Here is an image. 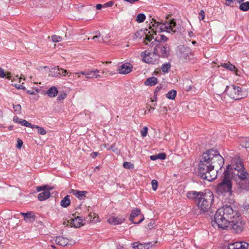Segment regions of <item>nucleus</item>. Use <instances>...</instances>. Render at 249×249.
<instances>
[{"mask_svg": "<svg viewBox=\"0 0 249 249\" xmlns=\"http://www.w3.org/2000/svg\"><path fill=\"white\" fill-rule=\"evenodd\" d=\"M213 227L223 230L229 226L236 233L242 232L244 228V222L238 213L234 206L225 205L219 208L212 221Z\"/></svg>", "mask_w": 249, "mask_h": 249, "instance_id": "obj_1", "label": "nucleus"}, {"mask_svg": "<svg viewBox=\"0 0 249 249\" xmlns=\"http://www.w3.org/2000/svg\"><path fill=\"white\" fill-rule=\"evenodd\" d=\"M224 163V159L218 151L209 149L203 154L200 160L198 166V176L204 179L212 181L216 178L214 168L221 169Z\"/></svg>", "mask_w": 249, "mask_h": 249, "instance_id": "obj_2", "label": "nucleus"}, {"mask_svg": "<svg viewBox=\"0 0 249 249\" xmlns=\"http://www.w3.org/2000/svg\"><path fill=\"white\" fill-rule=\"evenodd\" d=\"M233 163L229 167L231 179L235 182L240 192L249 191V174L244 167L243 162L240 158H234Z\"/></svg>", "mask_w": 249, "mask_h": 249, "instance_id": "obj_3", "label": "nucleus"}, {"mask_svg": "<svg viewBox=\"0 0 249 249\" xmlns=\"http://www.w3.org/2000/svg\"><path fill=\"white\" fill-rule=\"evenodd\" d=\"M230 165L227 166V169L221 176V182L217 184L216 192L218 195L225 196L227 193L230 195H232V183L230 173Z\"/></svg>", "mask_w": 249, "mask_h": 249, "instance_id": "obj_4", "label": "nucleus"}, {"mask_svg": "<svg viewBox=\"0 0 249 249\" xmlns=\"http://www.w3.org/2000/svg\"><path fill=\"white\" fill-rule=\"evenodd\" d=\"M198 199L196 204L200 210V213H205L211 208L214 200V196L211 191H209L201 194Z\"/></svg>", "mask_w": 249, "mask_h": 249, "instance_id": "obj_5", "label": "nucleus"}, {"mask_svg": "<svg viewBox=\"0 0 249 249\" xmlns=\"http://www.w3.org/2000/svg\"><path fill=\"white\" fill-rule=\"evenodd\" d=\"M152 26L150 24V28L153 27L152 29L154 30L156 29L160 32H166L169 33H175L177 32V24L174 19L166 21L164 23L161 24L160 22H157L155 19L152 18Z\"/></svg>", "mask_w": 249, "mask_h": 249, "instance_id": "obj_6", "label": "nucleus"}, {"mask_svg": "<svg viewBox=\"0 0 249 249\" xmlns=\"http://www.w3.org/2000/svg\"><path fill=\"white\" fill-rule=\"evenodd\" d=\"M224 92L231 98L235 100H240L247 96L248 91L246 90H243L239 86L231 85L226 86Z\"/></svg>", "mask_w": 249, "mask_h": 249, "instance_id": "obj_7", "label": "nucleus"}, {"mask_svg": "<svg viewBox=\"0 0 249 249\" xmlns=\"http://www.w3.org/2000/svg\"><path fill=\"white\" fill-rule=\"evenodd\" d=\"M141 56L142 61L146 63L156 64L159 63V58L155 51L153 53H150L145 51L141 53Z\"/></svg>", "mask_w": 249, "mask_h": 249, "instance_id": "obj_8", "label": "nucleus"}, {"mask_svg": "<svg viewBox=\"0 0 249 249\" xmlns=\"http://www.w3.org/2000/svg\"><path fill=\"white\" fill-rule=\"evenodd\" d=\"M154 50L159 57L167 58L170 54V48L167 44H165V45H156Z\"/></svg>", "mask_w": 249, "mask_h": 249, "instance_id": "obj_9", "label": "nucleus"}, {"mask_svg": "<svg viewBox=\"0 0 249 249\" xmlns=\"http://www.w3.org/2000/svg\"><path fill=\"white\" fill-rule=\"evenodd\" d=\"M228 249H249V244L244 242H237L229 244Z\"/></svg>", "mask_w": 249, "mask_h": 249, "instance_id": "obj_10", "label": "nucleus"}, {"mask_svg": "<svg viewBox=\"0 0 249 249\" xmlns=\"http://www.w3.org/2000/svg\"><path fill=\"white\" fill-rule=\"evenodd\" d=\"M141 213V210L140 209L138 208H135V209L133 210L130 213L129 220L131 221L134 224H140L141 223L143 220L144 217H142L140 219L139 221L138 222H136L134 220V218L139 215Z\"/></svg>", "mask_w": 249, "mask_h": 249, "instance_id": "obj_11", "label": "nucleus"}, {"mask_svg": "<svg viewBox=\"0 0 249 249\" xmlns=\"http://www.w3.org/2000/svg\"><path fill=\"white\" fill-rule=\"evenodd\" d=\"M132 66L130 63H125L118 67V72L120 74H126L132 70Z\"/></svg>", "mask_w": 249, "mask_h": 249, "instance_id": "obj_12", "label": "nucleus"}, {"mask_svg": "<svg viewBox=\"0 0 249 249\" xmlns=\"http://www.w3.org/2000/svg\"><path fill=\"white\" fill-rule=\"evenodd\" d=\"M83 220L81 217L77 216L74 219H71L70 220H67V222L70 224V226L74 228H79L83 225L82 223Z\"/></svg>", "mask_w": 249, "mask_h": 249, "instance_id": "obj_13", "label": "nucleus"}, {"mask_svg": "<svg viewBox=\"0 0 249 249\" xmlns=\"http://www.w3.org/2000/svg\"><path fill=\"white\" fill-rule=\"evenodd\" d=\"M104 73L103 71L98 70H94L92 71H88V74L87 76H86V78L87 79H90V78H98L101 77V75L100 73L103 74Z\"/></svg>", "mask_w": 249, "mask_h": 249, "instance_id": "obj_14", "label": "nucleus"}, {"mask_svg": "<svg viewBox=\"0 0 249 249\" xmlns=\"http://www.w3.org/2000/svg\"><path fill=\"white\" fill-rule=\"evenodd\" d=\"M125 220V218L123 217V216H121V217H114V216H112L111 217H109L108 220H107V221L111 224H113V225H117V224H121L122 223H123Z\"/></svg>", "mask_w": 249, "mask_h": 249, "instance_id": "obj_15", "label": "nucleus"}, {"mask_svg": "<svg viewBox=\"0 0 249 249\" xmlns=\"http://www.w3.org/2000/svg\"><path fill=\"white\" fill-rule=\"evenodd\" d=\"M204 193L201 192H196L195 191H189L187 193V196L189 199H195L196 202L197 200H198V198H199V196L201 194H203Z\"/></svg>", "mask_w": 249, "mask_h": 249, "instance_id": "obj_16", "label": "nucleus"}, {"mask_svg": "<svg viewBox=\"0 0 249 249\" xmlns=\"http://www.w3.org/2000/svg\"><path fill=\"white\" fill-rule=\"evenodd\" d=\"M148 33H149V32L148 31L147 29L139 30L134 34L133 39H140L142 37H144L146 35V34Z\"/></svg>", "mask_w": 249, "mask_h": 249, "instance_id": "obj_17", "label": "nucleus"}, {"mask_svg": "<svg viewBox=\"0 0 249 249\" xmlns=\"http://www.w3.org/2000/svg\"><path fill=\"white\" fill-rule=\"evenodd\" d=\"M74 195L79 199H82L83 197H85L87 192L84 191H78L77 190L72 189L70 192Z\"/></svg>", "mask_w": 249, "mask_h": 249, "instance_id": "obj_18", "label": "nucleus"}, {"mask_svg": "<svg viewBox=\"0 0 249 249\" xmlns=\"http://www.w3.org/2000/svg\"><path fill=\"white\" fill-rule=\"evenodd\" d=\"M69 242V240L67 238H65L63 236H58L55 239L56 243L62 246L67 245L68 244Z\"/></svg>", "mask_w": 249, "mask_h": 249, "instance_id": "obj_19", "label": "nucleus"}, {"mask_svg": "<svg viewBox=\"0 0 249 249\" xmlns=\"http://www.w3.org/2000/svg\"><path fill=\"white\" fill-rule=\"evenodd\" d=\"M58 92V91L57 88L54 86H53L47 91L46 94L49 97L53 98L57 95Z\"/></svg>", "mask_w": 249, "mask_h": 249, "instance_id": "obj_20", "label": "nucleus"}, {"mask_svg": "<svg viewBox=\"0 0 249 249\" xmlns=\"http://www.w3.org/2000/svg\"><path fill=\"white\" fill-rule=\"evenodd\" d=\"M50 190H46L43 191L42 193H40L38 195V199L39 201H44L47 198H49L51 195V194L49 192Z\"/></svg>", "mask_w": 249, "mask_h": 249, "instance_id": "obj_21", "label": "nucleus"}, {"mask_svg": "<svg viewBox=\"0 0 249 249\" xmlns=\"http://www.w3.org/2000/svg\"><path fill=\"white\" fill-rule=\"evenodd\" d=\"M158 82V79L155 77H150L148 78L144 82V84L148 86H153L155 85Z\"/></svg>", "mask_w": 249, "mask_h": 249, "instance_id": "obj_22", "label": "nucleus"}, {"mask_svg": "<svg viewBox=\"0 0 249 249\" xmlns=\"http://www.w3.org/2000/svg\"><path fill=\"white\" fill-rule=\"evenodd\" d=\"M71 204V200L70 198V196L69 195H67L65 196L62 200L61 201L60 205L63 208H67Z\"/></svg>", "mask_w": 249, "mask_h": 249, "instance_id": "obj_23", "label": "nucleus"}, {"mask_svg": "<svg viewBox=\"0 0 249 249\" xmlns=\"http://www.w3.org/2000/svg\"><path fill=\"white\" fill-rule=\"evenodd\" d=\"M241 145L245 148H249V137L242 138L240 141Z\"/></svg>", "mask_w": 249, "mask_h": 249, "instance_id": "obj_24", "label": "nucleus"}, {"mask_svg": "<svg viewBox=\"0 0 249 249\" xmlns=\"http://www.w3.org/2000/svg\"><path fill=\"white\" fill-rule=\"evenodd\" d=\"M190 53L189 49H184V50L180 53V57L184 60L189 59V54Z\"/></svg>", "mask_w": 249, "mask_h": 249, "instance_id": "obj_25", "label": "nucleus"}, {"mask_svg": "<svg viewBox=\"0 0 249 249\" xmlns=\"http://www.w3.org/2000/svg\"><path fill=\"white\" fill-rule=\"evenodd\" d=\"M171 67V64L168 62L164 63L162 65L161 69L162 72H163L164 73H167L170 71Z\"/></svg>", "mask_w": 249, "mask_h": 249, "instance_id": "obj_26", "label": "nucleus"}, {"mask_svg": "<svg viewBox=\"0 0 249 249\" xmlns=\"http://www.w3.org/2000/svg\"><path fill=\"white\" fill-rule=\"evenodd\" d=\"M36 216L32 212H29L25 220L27 222L32 223L35 220Z\"/></svg>", "mask_w": 249, "mask_h": 249, "instance_id": "obj_27", "label": "nucleus"}, {"mask_svg": "<svg viewBox=\"0 0 249 249\" xmlns=\"http://www.w3.org/2000/svg\"><path fill=\"white\" fill-rule=\"evenodd\" d=\"M221 66L224 67V68L229 70L231 71H233L236 69L235 66H234L233 65L230 63H223L222 64Z\"/></svg>", "mask_w": 249, "mask_h": 249, "instance_id": "obj_28", "label": "nucleus"}, {"mask_svg": "<svg viewBox=\"0 0 249 249\" xmlns=\"http://www.w3.org/2000/svg\"><path fill=\"white\" fill-rule=\"evenodd\" d=\"M177 95V91L175 90H171L166 94V97L169 99H174Z\"/></svg>", "mask_w": 249, "mask_h": 249, "instance_id": "obj_29", "label": "nucleus"}, {"mask_svg": "<svg viewBox=\"0 0 249 249\" xmlns=\"http://www.w3.org/2000/svg\"><path fill=\"white\" fill-rule=\"evenodd\" d=\"M239 9L243 11H247L249 10V1L241 3Z\"/></svg>", "mask_w": 249, "mask_h": 249, "instance_id": "obj_30", "label": "nucleus"}, {"mask_svg": "<svg viewBox=\"0 0 249 249\" xmlns=\"http://www.w3.org/2000/svg\"><path fill=\"white\" fill-rule=\"evenodd\" d=\"M145 18H146V17H145V16L144 14L140 13L137 15V18H136V21L138 23H142V22H143L145 20Z\"/></svg>", "mask_w": 249, "mask_h": 249, "instance_id": "obj_31", "label": "nucleus"}, {"mask_svg": "<svg viewBox=\"0 0 249 249\" xmlns=\"http://www.w3.org/2000/svg\"><path fill=\"white\" fill-rule=\"evenodd\" d=\"M6 76V78L9 80H12V76L10 75L9 74H6L5 72L0 67V78H3L5 77Z\"/></svg>", "mask_w": 249, "mask_h": 249, "instance_id": "obj_32", "label": "nucleus"}, {"mask_svg": "<svg viewBox=\"0 0 249 249\" xmlns=\"http://www.w3.org/2000/svg\"><path fill=\"white\" fill-rule=\"evenodd\" d=\"M168 40V38L165 36L164 35H160V36H157L154 41L157 42H161L163 41H167Z\"/></svg>", "mask_w": 249, "mask_h": 249, "instance_id": "obj_33", "label": "nucleus"}, {"mask_svg": "<svg viewBox=\"0 0 249 249\" xmlns=\"http://www.w3.org/2000/svg\"><path fill=\"white\" fill-rule=\"evenodd\" d=\"M33 128L37 129L38 130V133L42 135H44L46 134V130L43 127L38 125H34Z\"/></svg>", "mask_w": 249, "mask_h": 249, "instance_id": "obj_34", "label": "nucleus"}, {"mask_svg": "<svg viewBox=\"0 0 249 249\" xmlns=\"http://www.w3.org/2000/svg\"><path fill=\"white\" fill-rule=\"evenodd\" d=\"M144 41L143 42L145 45H148V43L147 42H150L152 39L153 38V36L152 35H148V34H146V35L144 36Z\"/></svg>", "mask_w": 249, "mask_h": 249, "instance_id": "obj_35", "label": "nucleus"}, {"mask_svg": "<svg viewBox=\"0 0 249 249\" xmlns=\"http://www.w3.org/2000/svg\"><path fill=\"white\" fill-rule=\"evenodd\" d=\"M123 166L124 168L131 169L134 168V164L130 162L125 161L123 163Z\"/></svg>", "mask_w": 249, "mask_h": 249, "instance_id": "obj_36", "label": "nucleus"}, {"mask_svg": "<svg viewBox=\"0 0 249 249\" xmlns=\"http://www.w3.org/2000/svg\"><path fill=\"white\" fill-rule=\"evenodd\" d=\"M133 248L135 249H146L144 244H138V243L136 242L133 244Z\"/></svg>", "mask_w": 249, "mask_h": 249, "instance_id": "obj_37", "label": "nucleus"}, {"mask_svg": "<svg viewBox=\"0 0 249 249\" xmlns=\"http://www.w3.org/2000/svg\"><path fill=\"white\" fill-rule=\"evenodd\" d=\"M62 38L61 36H57L55 35L52 36V40L54 42H58L62 40Z\"/></svg>", "mask_w": 249, "mask_h": 249, "instance_id": "obj_38", "label": "nucleus"}, {"mask_svg": "<svg viewBox=\"0 0 249 249\" xmlns=\"http://www.w3.org/2000/svg\"><path fill=\"white\" fill-rule=\"evenodd\" d=\"M48 190H51V188H49L48 185H44L41 186H38L36 188V190L37 192H40L41 191H46Z\"/></svg>", "mask_w": 249, "mask_h": 249, "instance_id": "obj_39", "label": "nucleus"}, {"mask_svg": "<svg viewBox=\"0 0 249 249\" xmlns=\"http://www.w3.org/2000/svg\"><path fill=\"white\" fill-rule=\"evenodd\" d=\"M57 71H60L58 72V73L59 75H62L63 76H65L66 74H68L69 73V72L68 71L66 70H64L63 69H60L58 66L57 67Z\"/></svg>", "mask_w": 249, "mask_h": 249, "instance_id": "obj_40", "label": "nucleus"}, {"mask_svg": "<svg viewBox=\"0 0 249 249\" xmlns=\"http://www.w3.org/2000/svg\"><path fill=\"white\" fill-rule=\"evenodd\" d=\"M13 108L14 111L18 114H20L21 111V106L19 104L18 105H13Z\"/></svg>", "mask_w": 249, "mask_h": 249, "instance_id": "obj_41", "label": "nucleus"}, {"mask_svg": "<svg viewBox=\"0 0 249 249\" xmlns=\"http://www.w3.org/2000/svg\"><path fill=\"white\" fill-rule=\"evenodd\" d=\"M96 35L93 36L92 39L93 40H95L96 39H100L99 40V42H103V38L102 37H101V34L99 32H95Z\"/></svg>", "mask_w": 249, "mask_h": 249, "instance_id": "obj_42", "label": "nucleus"}, {"mask_svg": "<svg viewBox=\"0 0 249 249\" xmlns=\"http://www.w3.org/2000/svg\"><path fill=\"white\" fill-rule=\"evenodd\" d=\"M21 124L23 126H26V127H30L31 128H33V126L34 125L33 124H32L31 123L28 122L27 121H26L25 120H23L22 121V124Z\"/></svg>", "mask_w": 249, "mask_h": 249, "instance_id": "obj_43", "label": "nucleus"}, {"mask_svg": "<svg viewBox=\"0 0 249 249\" xmlns=\"http://www.w3.org/2000/svg\"><path fill=\"white\" fill-rule=\"evenodd\" d=\"M148 128L146 126H144L142 129L141 131V134L142 137H145L147 135Z\"/></svg>", "mask_w": 249, "mask_h": 249, "instance_id": "obj_44", "label": "nucleus"}, {"mask_svg": "<svg viewBox=\"0 0 249 249\" xmlns=\"http://www.w3.org/2000/svg\"><path fill=\"white\" fill-rule=\"evenodd\" d=\"M152 189L156 191L158 188V181L155 179H153L151 181Z\"/></svg>", "mask_w": 249, "mask_h": 249, "instance_id": "obj_45", "label": "nucleus"}, {"mask_svg": "<svg viewBox=\"0 0 249 249\" xmlns=\"http://www.w3.org/2000/svg\"><path fill=\"white\" fill-rule=\"evenodd\" d=\"M157 156L158 159L164 160L166 159V155L164 153H161L157 154Z\"/></svg>", "mask_w": 249, "mask_h": 249, "instance_id": "obj_46", "label": "nucleus"}, {"mask_svg": "<svg viewBox=\"0 0 249 249\" xmlns=\"http://www.w3.org/2000/svg\"><path fill=\"white\" fill-rule=\"evenodd\" d=\"M66 97H67V94H66L65 93H62L60 94L57 96V100L59 101H61L62 100L64 99Z\"/></svg>", "mask_w": 249, "mask_h": 249, "instance_id": "obj_47", "label": "nucleus"}, {"mask_svg": "<svg viewBox=\"0 0 249 249\" xmlns=\"http://www.w3.org/2000/svg\"><path fill=\"white\" fill-rule=\"evenodd\" d=\"M205 17V12L204 10H202L199 12V19L200 20H202L204 19Z\"/></svg>", "mask_w": 249, "mask_h": 249, "instance_id": "obj_48", "label": "nucleus"}, {"mask_svg": "<svg viewBox=\"0 0 249 249\" xmlns=\"http://www.w3.org/2000/svg\"><path fill=\"white\" fill-rule=\"evenodd\" d=\"M22 144H23L22 141L19 139H18V140L17 141V148H18V149L21 148Z\"/></svg>", "mask_w": 249, "mask_h": 249, "instance_id": "obj_49", "label": "nucleus"}, {"mask_svg": "<svg viewBox=\"0 0 249 249\" xmlns=\"http://www.w3.org/2000/svg\"><path fill=\"white\" fill-rule=\"evenodd\" d=\"M162 88V87L160 85V86H158L156 88V89H155V92H154V97H155V99H156L157 98V94H156V93H157L158 92H159Z\"/></svg>", "mask_w": 249, "mask_h": 249, "instance_id": "obj_50", "label": "nucleus"}, {"mask_svg": "<svg viewBox=\"0 0 249 249\" xmlns=\"http://www.w3.org/2000/svg\"><path fill=\"white\" fill-rule=\"evenodd\" d=\"M23 120H22L21 119H19L18 117H14V118H13V121H14V122L17 123H19V124H22V121Z\"/></svg>", "mask_w": 249, "mask_h": 249, "instance_id": "obj_51", "label": "nucleus"}, {"mask_svg": "<svg viewBox=\"0 0 249 249\" xmlns=\"http://www.w3.org/2000/svg\"><path fill=\"white\" fill-rule=\"evenodd\" d=\"M81 74L84 75H86V76H87L88 74V72L81 71H80L79 72H76V73H75V75L76 74Z\"/></svg>", "mask_w": 249, "mask_h": 249, "instance_id": "obj_52", "label": "nucleus"}, {"mask_svg": "<svg viewBox=\"0 0 249 249\" xmlns=\"http://www.w3.org/2000/svg\"><path fill=\"white\" fill-rule=\"evenodd\" d=\"M144 247H145V248H146V249H148L150 247H152V244L150 242L144 244Z\"/></svg>", "mask_w": 249, "mask_h": 249, "instance_id": "obj_53", "label": "nucleus"}, {"mask_svg": "<svg viewBox=\"0 0 249 249\" xmlns=\"http://www.w3.org/2000/svg\"><path fill=\"white\" fill-rule=\"evenodd\" d=\"M113 1H109L107 3H106L105 5H106V6L110 7V6H112L113 5Z\"/></svg>", "mask_w": 249, "mask_h": 249, "instance_id": "obj_54", "label": "nucleus"}, {"mask_svg": "<svg viewBox=\"0 0 249 249\" xmlns=\"http://www.w3.org/2000/svg\"><path fill=\"white\" fill-rule=\"evenodd\" d=\"M125 1L128 2L131 4H133L135 2L139 1V0H124Z\"/></svg>", "mask_w": 249, "mask_h": 249, "instance_id": "obj_55", "label": "nucleus"}, {"mask_svg": "<svg viewBox=\"0 0 249 249\" xmlns=\"http://www.w3.org/2000/svg\"><path fill=\"white\" fill-rule=\"evenodd\" d=\"M150 159L152 160H157V155H152L150 157Z\"/></svg>", "mask_w": 249, "mask_h": 249, "instance_id": "obj_56", "label": "nucleus"}, {"mask_svg": "<svg viewBox=\"0 0 249 249\" xmlns=\"http://www.w3.org/2000/svg\"><path fill=\"white\" fill-rule=\"evenodd\" d=\"M98 155V152H92L90 154V156L92 158H95Z\"/></svg>", "mask_w": 249, "mask_h": 249, "instance_id": "obj_57", "label": "nucleus"}, {"mask_svg": "<svg viewBox=\"0 0 249 249\" xmlns=\"http://www.w3.org/2000/svg\"><path fill=\"white\" fill-rule=\"evenodd\" d=\"M15 87H16L18 89H25V87H24V86H23L22 85H20L18 86L17 84H15Z\"/></svg>", "mask_w": 249, "mask_h": 249, "instance_id": "obj_58", "label": "nucleus"}, {"mask_svg": "<svg viewBox=\"0 0 249 249\" xmlns=\"http://www.w3.org/2000/svg\"><path fill=\"white\" fill-rule=\"evenodd\" d=\"M96 9L98 10H100L102 7V5L101 4H98L96 6Z\"/></svg>", "mask_w": 249, "mask_h": 249, "instance_id": "obj_59", "label": "nucleus"}, {"mask_svg": "<svg viewBox=\"0 0 249 249\" xmlns=\"http://www.w3.org/2000/svg\"><path fill=\"white\" fill-rule=\"evenodd\" d=\"M28 213H29V212H27L26 213H20V214L24 216V219L26 218V215H27Z\"/></svg>", "mask_w": 249, "mask_h": 249, "instance_id": "obj_60", "label": "nucleus"}, {"mask_svg": "<svg viewBox=\"0 0 249 249\" xmlns=\"http://www.w3.org/2000/svg\"><path fill=\"white\" fill-rule=\"evenodd\" d=\"M27 93H28L29 94H30L31 95L35 94V92L34 91L28 90Z\"/></svg>", "mask_w": 249, "mask_h": 249, "instance_id": "obj_61", "label": "nucleus"}, {"mask_svg": "<svg viewBox=\"0 0 249 249\" xmlns=\"http://www.w3.org/2000/svg\"><path fill=\"white\" fill-rule=\"evenodd\" d=\"M228 3L227 4V5H230L231 3H232L234 0H231V1H227Z\"/></svg>", "mask_w": 249, "mask_h": 249, "instance_id": "obj_62", "label": "nucleus"}, {"mask_svg": "<svg viewBox=\"0 0 249 249\" xmlns=\"http://www.w3.org/2000/svg\"><path fill=\"white\" fill-rule=\"evenodd\" d=\"M155 108L152 107H150V108L148 110L149 112H150L151 110H154Z\"/></svg>", "mask_w": 249, "mask_h": 249, "instance_id": "obj_63", "label": "nucleus"}, {"mask_svg": "<svg viewBox=\"0 0 249 249\" xmlns=\"http://www.w3.org/2000/svg\"><path fill=\"white\" fill-rule=\"evenodd\" d=\"M63 224L64 225H70V224L67 222V221H64L63 222Z\"/></svg>", "mask_w": 249, "mask_h": 249, "instance_id": "obj_64", "label": "nucleus"}]
</instances>
